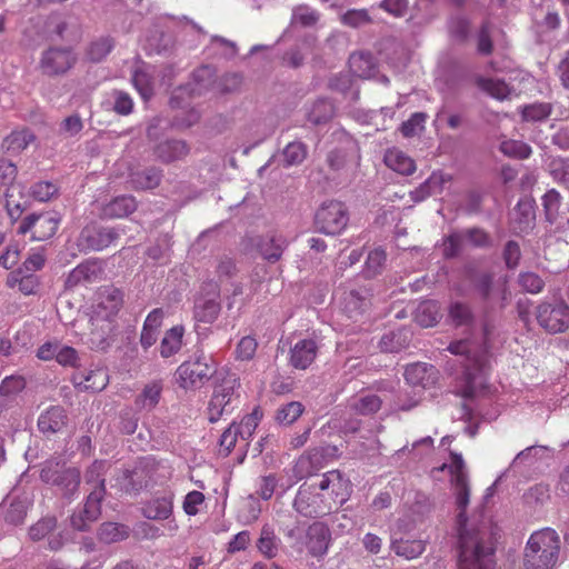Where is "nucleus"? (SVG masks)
<instances>
[{"mask_svg":"<svg viewBox=\"0 0 569 569\" xmlns=\"http://www.w3.org/2000/svg\"><path fill=\"white\" fill-rule=\"evenodd\" d=\"M450 482L458 510V569H491L497 528L485 520L479 523L468 522L466 511L471 493L468 477L459 476Z\"/></svg>","mask_w":569,"mask_h":569,"instance_id":"f257e3e1","label":"nucleus"},{"mask_svg":"<svg viewBox=\"0 0 569 569\" xmlns=\"http://www.w3.org/2000/svg\"><path fill=\"white\" fill-rule=\"evenodd\" d=\"M350 481L339 470L322 476L318 485L302 483L293 499V509L305 518L317 519L327 516L348 497Z\"/></svg>","mask_w":569,"mask_h":569,"instance_id":"f03ea898","label":"nucleus"},{"mask_svg":"<svg viewBox=\"0 0 569 569\" xmlns=\"http://www.w3.org/2000/svg\"><path fill=\"white\" fill-rule=\"evenodd\" d=\"M448 350L462 359L461 376L458 379V393L465 399H475L489 391L487 383L488 352L468 340L453 341Z\"/></svg>","mask_w":569,"mask_h":569,"instance_id":"7ed1b4c3","label":"nucleus"},{"mask_svg":"<svg viewBox=\"0 0 569 569\" xmlns=\"http://www.w3.org/2000/svg\"><path fill=\"white\" fill-rule=\"evenodd\" d=\"M468 279L479 299L483 320V332L488 336L493 328L491 322L495 319V313L505 309L510 297V291L506 286L496 291L495 276L488 271H471L468 274Z\"/></svg>","mask_w":569,"mask_h":569,"instance_id":"20e7f679","label":"nucleus"},{"mask_svg":"<svg viewBox=\"0 0 569 569\" xmlns=\"http://www.w3.org/2000/svg\"><path fill=\"white\" fill-rule=\"evenodd\" d=\"M560 537L551 528L535 531L523 550L525 569H555L560 556Z\"/></svg>","mask_w":569,"mask_h":569,"instance_id":"39448f33","label":"nucleus"},{"mask_svg":"<svg viewBox=\"0 0 569 569\" xmlns=\"http://www.w3.org/2000/svg\"><path fill=\"white\" fill-rule=\"evenodd\" d=\"M217 385L208 406V419L217 422L223 413H230L234 409L233 403L240 398V378L236 372L222 369L216 377Z\"/></svg>","mask_w":569,"mask_h":569,"instance_id":"423d86ee","label":"nucleus"},{"mask_svg":"<svg viewBox=\"0 0 569 569\" xmlns=\"http://www.w3.org/2000/svg\"><path fill=\"white\" fill-rule=\"evenodd\" d=\"M217 365L211 356L203 352L183 361L176 370V381L186 390L201 388L214 375L218 376Z\"/></svg>","mask_w":569,"mask_h":569,"instance_id":"0eeeda50","label":"nucleus"},{"mask_svg":"<svg viewBox=\"0 0 569 569\" xmlns=\"http://www.w3.org/2000/svg\"><path fill=\"white\" fill-rule=\"evenodd\" d=\"M43 482L59 488L61 496L72 499L79 491L81 475L74 467L64 468L56 461H47L40 471Z\"/></svg>","mask_w":569,"mask_h":569,"instance_id":"6e6552de","label":"nucleus"},{"mask_svg":"<svg viewBox=\"0 0 569 569\" xmlns=\"http://www.w3.org/2000/svg\"><path fill=\"white\" fill-rule=\"evenodd\" d=\"M349 222V212L343 202L330 200L323 202L315 214L317 231L328 234H340Z\"/></svg>","mask_w":569,"mask_h":569,"instance_id":"1a4fd4ad","label":"nucleus"},{"mask_svg":"<svg viewBox=\"0 0 569 569\" xmlns=\"http://www.w3.org/2000/svg\"><path fill=\"white\" fill-rule=\"evenodd\" d=\"M221 311L220 287L210 280L203 282L194 298L193 318L198 322L213 323Z\"/></svg>","mask_w":569,"mask_h":569,"instance_id":"9d476101","label":"nucleus"},{"mask_svg":"<svg viewBox=\"0 0 569 569\" xmlns=\"http://www.w3.org/2000/svg\"><path fill=\"white\" fill-rule=\"evenodd\" d=\"M536 319L550 335L566 332L569 328V306L562 299L556 302L543 301L536 308Z\"/></svg>","mask_w":569,"mask_h":569,"instance_id":"9b49d317","label":"nucleus"},{"mask_svg":"<svg viewBox=\"0 0 569 569\" xmlns=\"http://www.w3.org/2000/svg\"><path fill=\"white\" fill-rule=\"evenodd\" d=\"M77 61L78 57L70 47L52 46L42 51L39 69L43 76L56 78L66 74Z\"/></svg>","mask_w":569,"mask_h":569,"instance_id":"f8f14e48","label":"nucleus"},{"mask_svg":"<svg viewBox=\"0 0 569 569\" xmlns=\"http://www.w3.org/2000/svg\"><path fill=\"white\" fill-rule=\"evenodd\" d=\"M59 223L60 217L56 212L31 213L20 221L17 233H31L32 240L44 241L56 234Z\"/></svg>","mask_w":569,"mask_h":569,"instance_id":"ddd939ff","label":"nucleus"},{"mask_svg":"<svg viewBox=\"0 0 569 569\" xmlns=\"http://www.w3.org/2000/svg\"><path fill=\"white\" fill-rule=\"evenodd\" d=\"M119 238L114 228L84 227L78 238V246L82 250L101 251Z\"/></svg>","mask_w":569,"mask_h":569,"instance_id":"4468645a","label":"nucleus"},{"mask_svg":"<svg viewBox=\"0 0 569 569\" xmlns=\"http://www.w3.org/2000/svg\"><path fill=\"white\" fill-rule=\"evenodd\" d=\"M192 79L194 84H188L186 87H180L173 91L170 98V107L172 109H183L186 104L183 103V97L186 94H201L203 89H207L212 81V70L208 66H202L196 69L192 73Z\"/></svg>","mask_w":569,"mask_h":569,"instance_id":"2eb2a0df","label":"nucleus"},{"mask_svg":"<svg viewBox=\"0 0 569 569\" xmlns=\"http://www.w3.org/2000/svg\"><path fill=\"white\" fill-rule=\"evenodd\" d=\"M101 515V496L99 492H89L83 508L74 511L70 517L71 527L78 531H89L91 523Z\"/></svg>","mask_w":569,"mask_h":569,"instance_id":"dca6fc26","label":"nucleus"},{"mask_svg":"<svg viewBox=\"0 0 569 569\" xmlns=\"http://www.w3.org/2000/svg\"><path fill=\"white\" fill-rule=\"evenodd\" d=\"M320 345L316 338L297 341L290 348L289 365L298 370L308 369L316 360Z\"/></svg>","mask_w":569,"mask_h":569,"instance_id":"f3484780","label":"nucleus"},{"mask_svg":"<svg viewBox=\"0 0 569 569\" xmlns=\"http://www.w3.org/2000/svg\"><path fill=\"white\" fill-rule=\"evenodd\" d=\"M71 381L73 382L76 388L80 390H91L93 392L103 390L108 382L109 376L106 369L103 368H83L81 367L76 370L71 377Z\"/></svg>","mask_w":569,"mask_h":569,"instance_id":"a211bd4d","label":"nucleus"},{"mask_svg":"<svg viewBox=\"0 0 569 569\" xmlns=\"http://www.w3.org/2000/svg\"><path fill=\"white\" fill-rule=\"evenodd\" d=\"M331 540V532L325 522L316 521L306 531V547L312 557H322L327 553Z\"/></svg>","mask_w":569,"mask_h":569,"instance_id":"6ab92c4d","label":"nucleus"},{"mask_svg":"<svg viewBox=\"0 0 569 569\" xmlns=\"http://www.w3.org/2000/svg\"><path fill=\"white\" fill-rule=\"evenodd\" d=\"M123 295L121 290L114 287H103L97 293L94 312L98 317L110 319L121 309Z\"/></svg>","mask_w":569,"mask_h":569,"instance_id":"aec40b11","label":"nucleus"},{"mask_svg":"<svg viewBox=\"0 0 569 569\" xmlns=\"http://www.w3.org/2000/svg\"><path fill=\"white\" fill-rule=\"evenodd\" d=\"M69 422L67 411L61 406H50L38 418V429L46 437L63 431Z\"/></svg>","mask_w":569,"mask_h":569,"instance_id":"412c9836","label":"nucleus"},{"mask_svg":"<svg viewBox=\"0 0 569 569\" xmlns=\"http://www.w3.org/2000/svg\"><path fill=\"white\" fill-rule=\"evenodd\" d=\"M103 264L98 259H89L77 266L67 277L66 286L73 288L80 283H92L102 278Z\"/></svg>","mask_w":569,"mask_h":569,"instance_id":"4be33fe9","label":"nucleus"},{"mask_svg":"<svg viewBox=\"0 0 569 569\" xmlns=\"http://www.w3.org/2000/svg\"><path fill=\"white\" fill-rule=\"evenodd\" d=\"M190 153V146L181 139H167L153 148V154L162 163L181 161Z\"/></svg>","mask_w":569,"mask_h":569,"instance_id":"5701e85b","label":"nucleus"},{"mask_svg":"<svg viewBox=\"0 0 569 569\" xmlns=\"http://www.w3.org/2000/svg\"><path fill=\"white\" fill-rule=\"evenodd\" d=\"M162 177V169L151 166L130 172L129 183L134 190H152L160 184Z\"/></svg>","mask_w":569,"mask_h":569,"instance_id":"b1692460","label":"nucleus"},{"mask_svg":"<svg viewBox=\"0 0 569 569\" xmlns=\"http://www.w3.org/2000/svg\"><path fill=\"white\" fill-rule=\"evenodd\" d=\"M110 468V463L107 460H94L84 471V482L91 486L90 492H99L101 501L106 496V472Z\"/></svg>","mask_w":569,"mask_h":569,"instance_id":"393cba45","label":"nucleus"},{"mask_svg":"<svg viewBox=\"0 0 569 569\" xmlns=\"http://www.w3.org/2000/svg\"><path fill=\"white\" fill-rule=\"evenodd\" d=\"M173 493L156 497L148 501L143 508V516L152 520L168 519L172 513Z\"/></svg>","mask_w":569,"mask_h":569,"instance_id":"a878e982","label":"nucleus"},{"mask_svg":"<svg viewBox=\"0 0 569 569\" xmlns=\"http://www.w3.org/2000/svg\"><path fill=\"white\" fill-rule=\"evenodd\" d=\"M137 210V201L132 196L123 194L113 198L102 208V216L109 219L124 218Z\"/></svg>","mask_w":569,"mask_h":569,"instance_id":"bb28decb","label":"nucleus"},{"mask_svg":"<svg viewBox=\"0 0 569 569\" xmlns=\"http://www.w3.org/2000/svg\"><path fill=\"white\" fill-rule=\"evenodd\" d=\"M7 286L12 289L18 288L21 293L29 296L37 293L40 281L36 273H27L26 270L17 269L8 274Z\"/></svg>","mask_w":569,"mask_h":569,"instance_id":"cd10ccee","label":"nucleus"},{"mask_svg":"<svg viewBox=\"0 0 569 569\" xmlns=\"http://www.w3.org/2000/svg\"><path fill=\"white\" fill-rule=\"evenodd\" d=\"M411 336V331L407 328L389 331L380 339V350L383 352H399L409 346Z\"/></svg>","mask_w":569,"mask_h":569,"instance_id":"c85d7f7f","label":"nucleus"},{"mask_svg":"<svg viewBox=\"0 0 569 569\" xmlns=\"http://www.w3.org/2000/svg\"><path fill=\"white\" fill-rule=\"evenodd\" d=\"M342 308L349 318L361 313L369 305V296L365 289H350L343 292Z\"/></svg>","mask_w":569,"mask_h":569,"instance_id":"c756f323","label":"nucleus"},{"mask_svg":"<svg viewBox=\"0 0 569 569\" xmlns=\"http://www.w3.org/2000/svg\"><path fill=\"white\" fill-rule=\"evenodd\" d=\"M385 163L388 168L403 176H410L416 171V162L399 149H389L385 154Z\"/></svg>","mask_w":569,"mask_h":569,"instance_id":"7c9ffc66","label":"nucleus"},{"mask_svg":"<svg viewBox=\"0 0 569 569\" xmlns=\"http://www.w3.org/2000/svg\"><path fill=\"white\" fill-rule=\"evenodd\" d=\"M34 139L36 136L29 129L16 130L3 139L1 148L9 154H19Z\"/></svg>","mask_w":569,"mask_h":569,"instance_id":"2f4dec72","label":"nucleus"},{"mask_svg":"<svg viewBox=\"0 0 569 569\" xmlns=\"http://www.w3.org/2000/svg\"><path fill=\"white\" fill-rule=\"evenodd\" d=\"M392 551L407 560L418 558L426 549V542L422 539L393 538L391 540Z\"/></svg>","mask_w":569,"mask_h":569,"instance_id":"473e14b6","label":"nucleus"},{"mask_svg":"<svg viewBox=\"0 0 569 569\" xmlns=\"http://www.w3.org/2000/svg\"><path fill=\"white\" fill-rule=\"evenodd\" d=\"M281 547V540L276 535L270 525L261 528L260 537L257 541L258 550L268 559L276 558Z\"/></svg>","mask_w":569,"mask_h":569,"instance_id":"72a5a7b5","label":"nucleus"},{"mask_svg":"<svg viewBox=\"0 0 569 569\" xmlns=\"http://www.w3.org/2000/svg\"><path fill=\"white\" fill-rule=\"evenodd\" d=\"M184 336V327L182 325L174 326L164 332L160 342V355L162 358H169L178 353L182 347Z\"/></svg>","mask_w":569,"mask_h":569,"instance_id":"f704fd0d","label":"nucleus"},{"mask_svg":"<svg viewBox=\"0 0 569 569\" xmlns=\"http://www.w3.org/2000/svg\"><path fill=\"white\" fill-rule=\"evenodd\" d=\"M287 246L288 242L282 236H268L261 240L259 250L263 259L274 263L281 258Z\"/></svg>","mask_w":569,"mask_h":569,"instance_id":"c9c22d12","label":"nucleus"},{"mask_svg":"<svg viewBox=\"0 0 569 569\" xmlns=\"http://www.w3.org/2000/svg\"><path fill=\"white\" fill-rule=\"evenodd\" d=\"M446 179L441 173L433 172L425 182L418 188L410 191L409 196L413 202H421L431 194L438 193L442 190Z\"/></svg>","mask_w":569,"mask_h":569,"instance_id":"e433bc0d","label":"nucleus"},{"mask_svg":"<svg viewBox=\"0 0 569 569\" xmlns=\"http://www.w3.org/2000/svg\"><path fill=\"white\" fill-rule=\"evenodd\" d=\"M161 392L162 383L160 381H152L146 385L136 399V406L139 409L152 410L159 403Z\"/></svg>","mask_w":569,"mask_h":569,"instance_id":"4c0bfd02","label":"nucleus"},{"mask_svg":"<svg viewBox=\"0 0 569 569\" xmlns=\"http://www.w3.org/2000/svg\"><path fill=\"white\" fill-rule=\"evenodd\" d=\"M441 318L439 305L436 301H425L419 305L416 321L423 328L433 327Z\"/></svg>","mask_w":569,"mask_h":569,"instance_id":"58836bf2","label":"nucleus"},{"mask_svg":"<svg viewBox=\"0 0 569 569\" xmlns=\"http://www.w3.org/2000/svg\"><path fill=\"white\" fill-rule=\"evenodd\" d=\"M303 412L305 406L300 401H290L277 409L274 420L280 426L288 427L295 423Z\"/></svg>","mask_w":569,"mask_h":569,"instance_id":"ea45409f","label":"nucleus"},{"mask_svg":"<svg viewBox=\"0 0 569 569\" xmlns=\"http://www.w3.org/2000/svg\"><path fill=\"white\" fill-rule=\"evenodd\" d=\"M561 201L562 197L556 189H550L543 194L542 206L548 222L555 223L561 217Z\"/></svg>","mask_w":569,"mask_h":569,"instance_id":"a19ab883","label":"nucleus"},{"mask_svg":"<svg viewBox=\"0 0 569 569\" xmlns=\"http://www.w3.org/2000/svg\"><path fill=\"white\" fill-rule=\"evenodd\" d=\"M335 114V107L328 99H318L308 112V120L318 126L329 122Z\"/></svg>","mask_w":569,"mask_h":569,"instance_id":"79ce46f5","label":"nucleus"},{"mask_svg":"<svg viewBox=\"0 0 569 569\" xmlns=\"http://www.w3.org/2000/svg\"><path fill=\"white\" fill-rule=\"evenodd\" d=\"M262 411L259 407H256L251 413L244 416L239 423H231L234 428L236 433L242 440H248L257 429L259 421L262 418Z\"/></svg>","mask_w":569,"mask_h":569,"instance_id":"37998d69","label":"nucleus"},{"mask_svg":"<svg viewBox=\"0 0 569 569\" xmlns=\"http://www.w3.org/2000/svg\"><path fill=\"white\" fill-rule=\"evenodd\" d=\"M130 529L128 526L117 522H104L98 531L99 539L104 543H113L124 540L129 537Z\"/></svg>","mask_w":569,"mask_h":569,"instance_id":"c03bdc74","label":"nucleus"},{"mask_svg":"<svg viewBox=\"0 0 569 569\" xmlns=\"http://www.w3.org/2000/svg\"><path fill=\"white\" fill-rule=\"evenodd\" d=\"M121 488L128 493H137L148 485V477L143 469L127 470L120 481Z\"/></svg>","mask_w":569,"mask_h":569,"instance_id":"a18cd8bd","label":"nucleus"},{"mask_svg":"<svg viewBox=\"0 0 569 569\" xmlns=\"http://www.w3.org/2000/svg\"><path fill=\"white\" fill-rule=\"evenodd\" d=\"M466 241L461 230L453 231L442 239L441 249L445 259H455L460 256Z\"/></svg>","mask_w":569,"mask_h":569,"instance_id":"49530a36","label":"nucleus"},{"mask_svg":"<svg viewBox=\"0 0 569 569\" xmlns=\"http://www.w3.org/2000/svg\"><path fill=\"white\" fill-rule=\"evenodd\" d=\"M383 399L375 393H362L355 402L352 408L356 412L363 416H369L378 412L381 409Z\"/></svg>","mask_w":569,"mask_h":569,"instance_id":"de8ad7c7","label":"nucleus"},{"mask_svg":"<svg viewBox=\"0 0 569 569\" xmlns=\"http://www.w3.org/2000/svg\"><path fill=\"white\" fill-rule=\"evenodd\" d=\"M307 146L301 141L288 143L282 151V162L284 167L299 166L307 158Z\"/></svg>","mask_w":569,"mask_h":569,"instance_id":"09e8293b","label":"nucleus"},{"mask_svg":"<svg viewBox=\"0 0 569 569\" xmlns=\"http://www.w3.org/2000/svg\"><path fill=\"white\" fill-rule=\"evenodd\" d=\"M114 40L111 37H101L92 41L87 49V57L92 62H100L113 49Z\"/></svg>","mask_w":569,"mask_h":569,"instance_id":"8fccbe9b","label":"nucleus"},{"mask_svg":"<svg viewBox=\"0 0 569 569\" xmlns=\"http://www.w3.org/2000/svg\"><path fill=\"white\" fill-rule=\"evenodd\" d=\"M552 112V106L548 102L526 104L521 109V118L527 122H538L547 119Z\"/></svg>","mask_w":569,"mask_h":569,"instance_id":"3c124183","label":"nucleus"},{"mask_svg":"<svg viewBox=\"0 0 569 569\" xmlns=\"http://www.w3.org/2000/svg\"><path fill=\"white\" fill-rule=\"evenodd\" d=\"M353 158V151L345 148H336L328 152L327 164L333 172H341Z\"/></svg>","mask_w":569,"mask_h":569,"instance_id":"603ef678","label":"nucleus"},{"mask_svg":"<svg viewBox=\"0 0 569 569\" xmlns=\"http://www.w3.org/2000/svg\"><path fill=\"white\" fill-rule=\"evenodd\" d=\"M477 83L482 90L499 100L507 99L511 93L509 86L502 80L480 77Z\"/></svg>","mask_w":569,"mask_h":569,"instance_id":"864d4df0","label":"nucleus"},{"mask_svg":"<svg viewBox=\"0 0 569 569\" xmlns=\"http://www.w3.org/2000/svg\"><path fill=\"white\" fill-rule=\"evenodd\" d=\"M449 317L456 326H467L473 321V313L470 306L460 301L450 305Z\"/></svg>","mask_w":569,"mask_h":569,"instance_id":"5fc2aeb1","label":"nucleus"},{"mask_svg":"<svg viewBox=\"0 0 569 569\" xmlns=\"http://www.w3.org/2000/svg\"><path fill=\"white\" fill-rule=\"evenodd\" d=\"M465 241L475 248H489L492 244L490 234L479 227L461 230Z\"/></svg>","mask_w":569,"mask_h":569,"instance_id":"6e6d98bb","label":"nucleus"},{"mask_svg":"<svg viewBox=\"0 0 569 569\" xmlns=\"http://www.w3.org/2000/svg\"><path fill=\"white\" fill-rule=\"evenodd\" d=\"M319 13L307 4H299L292 10L291 23H299L302 27H312L319 20Z\"/></svg>","mask_w":569,"mask_h":569,"instance_id":"4d7b16f0","label":"nucleus"},{"mask_svg":"<svg viewBox=\"0 0 569 569\" xmlns=\"http://www.w3.org/2000/svg\"><path fill=\"white\" fill-rule=\"evenodd\" d=\"M428 116L425 112H415L410 118L402 122L400 132L406 138H412L425 129V122Z\"/></svg>","mask_w":569,"mask_h":569,"instance_id":"13d9d810","label":"nucleus"},{"mask_svg":"<svg viewBox=\"0 0 569 569\" xmlns=\"http://www.w3.org/2000/svg\"><path fill=\"white\" fill-rule=\"evenodd\" d=\"M548 171L558 183L569 182V158H551L548 163Z\"/></svg>","mask_w":569,"mask_h":569,"instance_id":"bf43d9fd","label":"nucleus"},{"mask_svg":"<svg viewBox=\"0 0 569 569\" xmlns=\"http://www.w3.org/2000/svg\"><path fill=\"white\" fill-rule=\"evenodd\" d=\"M518 284L522 288L523 291L531 295H537L543 290L545 280L536 272L526 271L519 273Z\"/></svg>","mask_w":569,"mask_h":569,"instance_id":"052dcab7","label":"nucleus"},{"mask_svg":"<svg viewBox=\"0 0 569 569\" xmlns=\"http://www.w3.org/2000/svg\"><path fill=\"white\" fill-rule=\"evenodd\" d=\"M57 527L56 517H43L29 529V537L33 541H39L49 536Z\"/></svg>","mask_w":569,"mask_h":569,"instance_id":"680f3d73","label":"nucleus"},{"mask_svg":"<svg viewBox=\"0 0 569 569\" xmlns=\"http://www.w3.org/2000/svg\"><path fill=\"white\" fill-rule=\"evenodd\" d=\"M500 150L503 154L518 159H528L532 153L529 144L517 140L503 141L500 146Z\"/></svg>","mask_w":569,"mask_h":569,"instance_id":"e2e57ef3","label":"nucleus"},{"mask_svg":"<svg viewBox=\"0 0 569 569\" xmlns=\"http://www.w3.org/2000/svg\"><path fill=\"white\" fill-rule=\"evenodd\" d=\"M516 221L519 223V229L525 230L530 228L535 220V208L528 200H519L516 208Z\"/></svg>","mask_w":569,"mask_h":569,"instance_id":"0e129e2a","label":"nucleus"},{"mask_svg":"<svg viewBox=\"0 0 569 569\" xmlns=\"http://www.w3.org/2000/svg\"><path fill=\"white\" fill-rule=\"evenodd\" d=\"M387 259V254L385 250L377 248L375 250H371L368 253V257L366 259V268L365 273L367 277L371 278L380 273L385 262Z\"/></svg>","mask_w":569,"mask_h":569,"instance_id":"69168bd1","label":"nucleus"},{"mask_svg":"<svg viewBox=\"0 0 569 569\" xmlns=\"http://www.w3.org/2000/svg\"><path fill=\"white\" fill-rule=\"evenodd\" d=\"M405 379L409 385L425 387L428 380V366L420 362L407 366Z\"/></svg>","mask_w":569,"mask_h":569,"instance_id":"338daca9","label":"nucleus"},{"mask_svg":"<svg viewBox=\"0 0 569 569\" xmlns=\"http://www.w3.org/2000/svg\"><path fill=\"white\" fill-rule=\"evenodd\" d=\"M349 66L351 71L360 78L369 77L372 69L370 56H366L363 53L351 54L349 58Z\"/></svg>","mask_w":569,"mask_h":569,"instance_id":"774afa93","label":"nucleus"}]
</instances>
